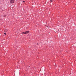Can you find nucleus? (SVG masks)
Wrapping results in <instances>:
<instances>
[{
    "mask_svg": "<svg viewBox=\"0 0 76 76\" xmlns=\"http://www.w3.org/2000/svg\"><path fill=\"white\" fill-rule=\"evenodd\" d=\"M29 32V31H26L25 32H23L22 33V34H28Z\"/></svg>",
    "mask_w": 76,
    "mask_h": 76,
    "instance_id": "1",
    "label": "nucleus"
},
{
    "mask_svg": "<svg viewBox=\"0 0 76 76\" xmlns=\"http://www.w3.org/2000/svg\"><path fill=\"white\" fill-rule=\"evenodd\" d=\"M14 1L15 0H11V1H10V3L11 4H12V3H13Z\"/></svg>",
    "mask_w": 76,
    "mask_h": 76,
    "instance_id": "2",
    "label": "nucleus"
},
{
    "mask_svg": "<svg viewBox=\"0 0 76 76\" xmlns=\"http://www.w3.org/2000/svg\"><path fill=\"white\" fill-rule=\"evenodd\" d=\"M4 31L5 32H7V29H5L4 30Z\"/></svg>",
    "mask_w": 76,
    "mask_h": 76,
    "instance_id": "3",
    "label": "nucleus"
},
{
    "mask_svg": "<svg viewBox=\"0 0 76 76\" xmlns=\"http://www.w3.org/2000/svg\"><path fill=\"white\" fill-rule=\"evenodd\" d=\"M50 1H51V2H53V0H50Z\"/></svg>",
    "mask_w": 76,
    "mask_h": 76,
    "instance_id": "4",
    "label": "nucleus"
},
{
    "mask_svg": "<svg viewBox=\"0 0 76 76\" xmlns=\"http://www.w3.org/2000/svg\"><path fill=\"white\" fill-rule=\"evenodd\" d=\"M4 34H5V35H6V34L5 33H4Z\"/></svg>",
    "mask_w": 76,
    "mask_h": 76,
    "instance_id": "5",
    "label": "nucleus"
},
{
    "mask_svg": "<svg viewBox=\"0 0 76 76\" xmlns=\"http://www.w3.org/2000/svg\"><path fill=\"white\" fill-rule=\"evenodd\" d=\"M23 3H25V1H23Z\"/></svg>",
    "mask_w": 76,
    "mask_h": 76,
    "instance_id": "6",
    "label": "nucleus"
}]
</instances>
